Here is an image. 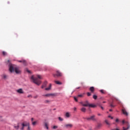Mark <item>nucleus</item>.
Returning <instances> with one entry per match:
<instances>
[{
	"mask_svg": "<svg viewBox=\"0 0 130 130\" xmlns=\"http://www.w3.org/2000/svg\"><path fill=\"white\" fill-rule=\"evenodd\" d=\"M9 71L10 73H13V72H15L16 74H21V71L20 70L19 68L14 66L12 64H9Z\"/></svg>",
	"mask_w": 130,
	"mask_h": 130,
	"instance_id": "nucleus-1",
	"label": "nucleus"
},
{
	"mask_svg": "<svg viewBox=\"0 0 130 130\" xmlns=\"http://www.w3.org/2000/svg\"><path fill=\"white\" fill-rule=\"evenodd\" d=\"M38 78H35L34 76H31V79L32 80L34 83L35 84H36V85H38V86H39L41 84V81H40V79H41V76L40 75H38L37 76Z\"/></svg>",
	"mask_w": 130,
	"mask_h": 130,
	"instance_id": "nucleus-2",
	"label": "nucleus"
},
{
	"mask_svg": "<svg viewBox=\"0 0 130 130\" xmlns=\"http://www.w3.org/2000/svg\"><path fill=\"white\" fill-rule=\"evenodd\" d=\"M83 106L85 107H96V105H93V104H90V103H89V102L88 101H86L85 102H84V105H83Z\"/></svg>",
	"mask_w": 130,
	"mask_h": 130,
	"instance_id": "nucleus-3",
	"label": "nucleus"
},
{
	"mask_svg": "<svg viewBox=\"0 0 130 130\" xmlns=\"http://www.w3.org/2000/svg\"><path fill=\"white\" fill-rule=\"evenodd\" d=\"M53 76L54 78H56V77H62V73H61V72H60L58 71H56V74H53Z\"/></svg>",
	"mask_w": 130,
	"mask_h": 130,
	"instance_id": "nucleus-4",
	"label": "nucleus"
},
{
	"mask_svg": "<svg viewBox=\"0 0 130 130\" xmlns=\"http://www.w3.org/2000/svg\"><path fill=\"white\" fill-rule=\"evenodd\" d=\"M95 115H92L89 117H87L86 119L87 120H93V121H96V119L95 118Z\"/></svg>",
	"mask_w": 130,
	"mask_h": 130,
	"instance_id": "nucleus-5",
	"label": "nucleus"
},
{
	"mask_svg": "<svg viewBox=\"0 0 130 130\" xmlns=\"http://www.w3.org/2000/svg\"><path fill=\"white\" fill-rule=\"evenodd\" d=\"M43 97H50L51 96H55V93H48L46 94H43Z\"/></svg>",
	"mask_w": 130,
	"mask_h": 130,
	"instance_id": "nucleus-6",
	"label": "nucleus"
},
{
	"mask_svg": "<svg viewBox=\"0 0 130 130\" xmlns=\"http://www.w3.org/2000/svg\"><path fill=\"white\" fill-rule=\"evenodd\" d=\"M22 127H21L20 129L24 130V127H25V126H28L29 125V123L24 122L22 124Z\"/></svg>",
	"mask_w": 130,
	"mask_h": 130,
	"instance_id": "nucleus-7",
	"label": "nucleus"
},
{
	"mask_svg": "<svg viewBox=\"0 0 130 130\" xmlns=\"http://www.w3.org/2000/svg\"><path fill=\"white\" fill-rule=\"evenodd\" d=\"M64 126L66 128H72V127H73V124H67Z\"/></svg>",
	"mask_w": 130,
	"mask_h": 130,
	"instance_id": "nucleus-8",
	"label": "nucleus"
},
{
	"mask_svg": "<svg viewBox=\"0 0 130 130\" xmlns=\"http://www.w3.org/2000/svg\"><path fill=\"white\" fill-rule=\"evenodd\" d=\"M122 113L124 115H126V116H127V115H128V114L127 113V112H126V110H125V109H123L122 110Z\"/></svg>",
	"mask_w": 130,
	"mask_h": 130,
	"instance_id": "nucleus-9",
	"label": "nucleus"
},
{
	"mask_svg": "<svg viewBox=\"0 0 130 130\" xmlns=\"http://www.w3.org/2000/svg\"><path fill=\"white\" fill-rule=\"evenodd\" d=\"M17 92L19 94H24V91H23V89L22 88L18 89L17 90Z\"/></svg>",
	"mask_w": 130,
	"mask_h": 130,
	"instance_id": "nucleus-10",
	"label": "nucleus"
},
{
	"mask_svg": "<svg viewBox=\"0 0 130 130\" xmlns=\"http://www.w3.org/2000/svg\"><path fill=\"white\" fill-rule=\"evenodd\" d=\"M64 116H66L67 118H69L71 117V113L69 112H66L65 113Z\"/></svg>",
	"mask_w": 130,
	"mask_h": 130,
	"instance_id": "nucleus-11",
	"label": "nucleus"
},
{
	"mask_svg": "<svg viewBox=\"0 0 130 130\" xmlns=\"http://www.w3.org/2000/svg\"><path fill=\"white\" fill-rule=\"evenodd\" d=\"M19 62H22L24 66H27V62L25 60H19Z\"/></svg>",
	"mask_w": 130,
	"mask_h": 130,
	"instance_id": "nucleus-12",
	"label": "nucleus"
},
{
	"mask_svg": "<svg viewBox=\"0 0 130 130\" xmlns=\"http://www.w3.org/2000/svg\"><path fill=\"white\" fill-rule=\"evenodd\" d=\"M89 90L91 92V93H94V92L95 91V88L93 86L90 87Z\"/></svg>",
	"mask_w": 130,
	"mask_h": 130,
	"instance_id": "nucleus-13",
	"label": "nucleus"
},
{
	"mask_svg": "<svg viewBox=\"0 0 130 130\" xmlns=\"http://www.w3.org/2000/svg\"><path fill=\"white\" fill-rule=\"evenodd\" d=\"M46 85H47V81H45L42 86V89L45 88V87H46Z\"/></svg>",
	"mask_w": 130,
	"mask_h": 130,
	"instance_id": "nucleus-14",
	"label": "nucleus"
},
{
	"mask_svg": "<svg viewBox=\"0 0 130 130\" xmlns=\"http://www.w3.org/2000/svg\"><path fill=\"white\" fill-rule=\"evenodd\" d=\"M123 124H124V123H126V125H129V123L128 121H125L124 120H123L122 121Z\"/></svg>",
	"mask_w": 130,
	"mask_h": 130,
	"instance_id": "nucleus-15",
	"label": "nucleus"
},
{
	"mask_svg": "<svg viewBox=\"0 0 130 130\" xmlns=\"http://www.w3.org/2000/svg\"><path fill=\"white\" fill-rule=\"evenodd\" d=\"M101 126H102V124L98 123L97 126H96V129H99V128H100V127H101Z\"/></svg>",
	"mask_w": 130,
	"mask_h": 130,
	"instance_id": "nucleus-16",
	"label": "nucleus"
},
{
	"mask_svg": "<svg viewBox=\"0 0 130 130\" xmlns=\"http://www.w3.org/2000/svg\"><path fill=\"white\" fill-rule=\"evenodd\" d=\"M54 82L57 85H62V83H61V82H60V81H55Z\"/></svg>",
	"mask_w": 130,
	"mask_h": 130,
	"instance_id": "nucleus-17",
	"label": "nucleus"
},
{
	"mask_svg": "<svg viewBox=\"0 0 130 130\" xmlns=\"http://www.w3.org/2000/svg\"><path fill=\"white\" fill-rule=\"evenodd\" d=\"M81 111H82V112H86V109H85V107H82L81 109H80Z\"/></svg>",
	"mask_w": 130,
	"mask_h": 130,
	"instance_id": "nucleus-18",
	"label": "nucleus"
},
{
	"mask_svg": "<svg viewBox=\"0 0 130 130\" xmlns=\"http://www.w3.org/2000/svg\"><path fill=\"white\" fill-rule=\"evenodd\" d=\"M51 88V84H50L49 87H47V88H45V90H46V91H48V90H50Z\"/></svg>",
	"mask_w": 130,
	"mask_h": 130,
	"instance_id": "nucleus-19",
	"label": "nucleus"
},
{
	"mask_svg": "<svg viewBox=\"0 0 130 130\" xmlns=\"http://www.w3.org/2000/svg\"><path fill=\"white\" fill-rule=\"evenodd\" d=\"M130 127V125H127V127L125 128L124 127H123V130H127L128 129V128H129Z\"/></svg>",
	"mask_w": 130,
	"mask_h": 130,
	"instance_id": "nucleus-20",
	"label": "nucleus"
},
{
	"mask_svg": "<svg viewBox=\"0 0 130 130\" xmlns=\"http://www.w3.org/2000/svg\"><path fill=\"white\" fill-rule=\"evenodd\" d=\"M19 124L20 123H18L17 126H14V128H15V129H19Z\"/></svg>",
	"mask_w": 130,
	"mask_h": 130,
	"instance_id": "nucleus-21",
	"label": "nucleus"
},
{
	"mask_svg": "<svg viewBox=\"0 0 130 130\" xmlns=\"http://www.w3.org/2000/svg\"><path fill=\"white\" fill-rule=\"evenodd\" d=\"M45 127H46V128H47V129H48V123L45 122V124H44Z\"/></svg>",
	"mask_w": 130,
	"mask_h": 130,
	"instance_id": "nucleus-22",
	"label": "nucleus"
},
{
	"mask_svg": "<svg viewBox=\"0 0 130 130\" xmlns=\"http://www.w3.org/2000/svg\"><path fill=\"white\" fill-rule=\"evenodd\" d=\"M101 93H102V94H105V93H106V91H105V90H104V89H101L100 90Z\"/></svg>",
	"mask_w": 130,
	"mask_h": 130,
	"instance_id": "nucleus-23",
	"label": "nucleus"
},
{
	"mask_svg": "<svg viewBox=\"0 0 130 130\" xmlns=\"http://www.w3.org/2000/svg\"><path fill=\"white\" fill-rule=\"evenodd\" d=\"M1 76L5 79H7V76L6 74H3Z\"/></svg>",
	"mask_w": 130,
	"mask_h": 130,
	"instance_id": "nucleus-24",
	"label": "nucleus"
},
{
	"mask_svg": "<svg viewBox=\"0 0 130 130\" xmlns=\"http://www.w3.org/2000/svg\"><path fill=\"white\" fill-rule=\"evenodd\" d=\"M58 119L59 120V121H63V118L60 117H58Z\"/></svg>",
	"mask_w": 130,
	"mask_h": 130,
	"instance_id": "nucleus-25",
	"label": "nucleus"
},
{
	"mask_svg": "<svg viewBox=\"0 0 130 130\" xmlns=\"http://www.w3.org/2000/svg\"><path fill=\"white\" fill-rule=\"evenodd\" d=\"M105 122L106 123V124H107L108 125H110V123H109V122H108V120H105Z\"/></svg>",
	"mask_w": 130,
	"mask_h": 130,
	"instance_id": "nucleus-26",
	"label": "nucleus"
},
{
	"mask_svg": "<svg viewBox=\"0 0 130 130\" xmlns=\"http://www.w3.org/2000/svg\"><path fill=\"white\" fill-rule=\"evenodd\" d=\"M50 102V101L48 100H46L44 101V103H46V104L49 103Z\"/></svg>",
	"mask_w": 130,
	"mask_h": 130,
	"instance_id": "nucleus-27",
	"label": "nucleus"
},
{
	"mask_svg": "<svg viewBox=\"0 0 130 130\" xmlns=\"http://www.w3.org/2000/svg\"><path fill=\"white\" fill-rule=\"evenodd\" d=\"M2 54L3 55L6 56L7 55V53L5 51H3Z\"/></svg>",
	"mask_w": 130,
	"mask_h": 130,
	"instance_id": "nucleus-28",
	"label": "nucleus"
},
{
	"mask_svg": "<svg viewBox=\"0 0 130 130\" xmlns=\"http://www.w3.org/2000/svg\"><path fill=\"white\" fill-rule=\"evenodd\" d=\"M93 99H95V100H96V99H97V95H93Z\"/></svg>",
	"mask_w": 130,
	"mask_h": 130,
	"instance_id": "nucleus-29",
	"label": "nucleus"
},
{
	"mask_svg": "<svg viewBox=\"0 0 130 130\" xmlns=\"http://www.w3.org/2000/svg\"><path fill=\"white\" fill-rule=\"evenodd\" d=\"M80 104H81V105H82V106H84V105H85V104L84 102H81L79 103Z\"/></svg>",
	"mask_w": 130,
	"mask_h": 130,
	"instance_id": "nucleus-30",
	"label": "nucleus"
},
{
	"mask_svg": "<svg viewBox=\"0 0 130 130\" xmlns=\"http://www.w3.org/2000/svg\"><path fill=\"white\" fill-rule=\"evenodd\" d=\"M116 99V101H117L118 104H120V101H119V100H118V99Z\"/></svg>",
	"mask_w": 130,
	"mask_h": 130,
	"instance_id": "nucleus-31",
	"label": "nucleus"
},
{
	"mask_svg": "<svg viewBox=\"0 0 130 130\" xmlns=\"http://www.w3.org/2000/svg\"><path fill=\"white\" fill-rule=\"evenodd\" d=\"M37 123V122L34 121V122H32V125H35V124H36Z\"/></svg>",
	"mask_w": 130,
	"mask_h": 130,
	"instance_id": "nucleus-32",
	"label": "nucleus"
},
{
	"mask_svg": "<svg viewBox=\"0 0 130 130\" xmlns=\"http://www.w3.org/2000/svg\"><path fill=\"white\" fill-rule=\"evenodd\" d=\"M26 72H27L28 74H31V71H30V70H28V69H26Z\"/></svg>",
	"mask_w": 130,
	"mask_h": 130,
	"instance_id": "nucleus-33",
	"label": "nucleus"
},
{
	"mask_svg": "<svg viewBox=\"0 0 130 130\" xmlns=\"http://www.w3.org/2000/svg\"><path fill=\"white\" fill-rule=\"evenodd\" d=\"M27 129L28 130H31V127H30V125L27 126Z\"/></svg>",
	"mask_w": 130,
	"mask_h": 130,
	"instance_id": "nucleus-34",
	"label": "nucleus"
},
{
	"mask_svg": "<svg viewBox=\"0 0 130 130\" xmlns=\"http://www.w3.org/2000/svg\"><path fill=\"white\" fill-rule=\"evenodd\" d=\"M87 96H91V92H87Z\"/></svg>",
	"mask_w": 130,
	"mask_h": 130,
	"instance_id": "nucleus-35",
	"label": "nucleus"
},
{
	"mask_svg": "<svg viewBox=\"0 0 130 130\" xmlns=\"http://www.w3.org/2000/svg\"><path fill=\"white\" fill-rule=\"evenodd\" d=\"M74 100H75L76 102H78V99H77V98L74 97Z\"/></svg>",
	"mask_w": 130,
	"mask_h": 130,
	"instance_id": "nucleus-36",
	"label": "nucleus"
},
{
	"mask_svg": "<svg viewBox=\"0 0 130 130\" xmlns=\"http://www.w3.org/2000/svg\"><path fill=\"white\" fill-rule=\"evenodd\" d=\"M53 128L54 129H55L56 128H57V126H53Z\"/></svg>",
	"mask_w": 130,
	"mask_h": 130,
	"instance_id": "nucleus-37",
	"label": "nucleus"
},
{
	"mask_svg": "<svg viewBox=\"0 0 130 130\" xmlns=\"http://www.w3.org/2000/svg\"><path fill=\"white\" fill-rule=\"evenodd\" d=\"M83 94H79L78 95V97H83Z\"/></svg>",
	"mask_w": 130,
	"mask_h": 130,
	"instance_id": "nucleus-38",
	"label": "nucleus"
},
{
	"mask_svg": "<svg viewBox=\"0 0 130 130\" xmlns=\"http://www.w3.org/2000/svg\"><path fill=\"white\" fill-rule=\"evenodd\" d=\"M28 98H32V95L29 94L27 96Z\"/></svg>",
	"mask_w": 130,
	"mask_h": 130,
	"instance_id": "nucleus-39",
	"label": "nucleus"
},
{
	"mask_svg": "<svg viewBox=\"0 0 130 130\" xmlns=\"http://www.w3.org/2000/svg\"><path fill=\"white\" fill-rule=\"evenodd\" d=\"M111 107H115V106L113 105L112 104L110 105Z\"/></svg>",
	"mask_w": 130,
	"mask_h": 130,
	"instance_id": "nucleus-40",
	"label": "nucleus"
},
{
	"mask_svg": "<svg viewBox=\"0 0 130 130\" xmlns=\"http://www.w3.org/2000/svg\"><path fill=\"white\" fill-rule=\"evenodd\" d=\"M108 117H109V118H111V119H113V117H112L111 116H108Z\"/></svg>",
	"mask_w": 130,
	"mask_h": 130,
	"instance_id": "nucleus-41",
	"label": "nucleus"
},
{
	"mask_svg": "<svg viewBox=\"0 0 130 130\" xmlns=\"http://www.w3.org/2000/svg\"><path fill=\"white\" fill-rule=\"evenodd\" d=\"M100 107L101 108V109H102L103 110H104V108H103V107H102V106H100Z\"/></svg>",
	"mask_w": 130,
	"mask_h": 130,
	"instance_id": "nucleus-42",
	"label": "nucleus"
},
{
	"mask_svg": "<svg viewBox=\"0 0 130 130\" xmlns=\"http://www.w3.org/2000/svg\"><path fill=\"white\" fill-rule=\"evenodd\" d=\"M98 115L99 116H102V114H100V113H99V114H98Z\"/></svg>",
	"mask_w": 130,
	"mask_h": 130,
	"instance_id": "nucleus-43",
	"label": "nucleus"
},
{
	"mask_svg": "<svg viewBox=\"0 0 130 130\" xmlns=\"http://www.w3.org/2000/svg\"><path fill=\"white\" fill-rule=\"evenodd\" d=\"M119 121V120L118 119H116V122H118Z\"/></svg>",
	"mask_w": 130,
	"mask_h": 130,
	"instance_id": "nucleus-44",
	"label": "nucleus"
},
{
	"mask_svg": "<svg viewBox=\"0 0 130 130\" xmlns=\"http://www.w3.org/2000/svg\"><path fill=\"white\" fill-rule=\"evenodd\" d=\"M74 111H76L77 110V108L75 107L74 108Z\"/></svg>",
	"mask_w": 130,
	"mask_h": 130,
	"instance_id": "nucleus-45",
	"label": "nucleus"
},
{
	"mask_svg": "<svg viewBox=\"0 0 130 130\" xmlns=\"http://www.w3.org/2000/svg\"><path fill=\"white\" fill-rule=\"evenodd\" d=\"M113 130H120V129H119L118 128H115V129H113Z\"/></svg>",
	"mask_w": 130,
	"mask_h": 130,
	"instance_id": "nucleus-46",
	"label": "nucleus"
},
{
	"mask_svg": "<svg viewBox=\"0 0 130 130\" xmlns=\"http://www.w3.org/2000/svg\"><path fill=\"white\" fill-rule=\"evenodd\" d=\"M31 121H33V120H34V118H31Z\"/></svg>",
	"mask_w": 130,
	"mask_h": 130,
	"instance_id": "nucleus-47",
	"label": "nucleus"
},
{
	"mask_svg": "<svg viewBox=\"0 0 130 130\" xmlns=\"http://www.w3.org/2000/svg\"><path fill=\"white\" fill-rule=\"evenodd\" d=\"M109 111H112V109H110Z\"/></svg>",
	"mask_w": 130,
	"mask_h": 130,
	"instance_id": "nucleus-48",
	"label": "nucleus"
},
{
	"mask_svg": "<svg viewBox=\"0 0 130 130\" xmlns=\"http://www.w3.org/2000/svg\"><path fill=\"white\" fill-rule=\"evenodd\" d=\"M8 62H10V60H8Z\"/></svg>",
	"mask_w": 130,
	"mask_h": 130,
	"instance_id": "nucleus-49",
	"label": "nucleus"
},
{
	"mask_svg": "<svg viewBox=\"0 0 130 130\" xmlns=\"http://www.w3.org/2000/svg\"><path fill=\"white\" fill-rule=\"evenodd\" d=\"M103 103H106V102H103Z\"/></svg>",
	"mask_w": 130,
	"mask_h": 130,
	"instance_id": "nucleus-50",
	"label": "nucleus"
},
{
	"mask_svg": "<svg viewBox=\"0 0 130 130\" xmlns=\"http://www.w3.org/2000/svg\"><path fill=\"white\" fill-rule=\"evenodd\" d=\"M56 110V109H53V110Z\"/></svg>",
	"mask_w": 130,
	"mask_h": 130,
	"instance_id": "nucleus-51",
	"label": "nucleus"
},
{
	"mask_svg": "<svg viewBox=\"0 0 130 130\" xmlns=\"http://www.w3.org/2000/svg\"><path fill=\"white\" fill-rule=\"evenodd\" d=\"M77 89H80V87H78Z\"/></svg>",
	"mask_w": 130,
	"mask_h": 130,
	"instance_id": "nucleus-52",
	"label": "nucleus"
}]
</instances>
